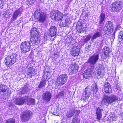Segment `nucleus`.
<instances>
[{"instance_id": "obj_1", "label": "nucleus", "mask_w": 123, "mask_h": 123, "mask_svg": "<svg viewBox=\"0 0 123 123\" xmlns=\"http://www.w3.org/2000/svg\"><path fill=\"white\" fill-rule=\"evenodd\" d=\"M50 17L52 19L55 21L61 20L60 24L62 26L65 27L70 20L69 18L67 15H63V13L58 11L55 10L51 12Z\"/></svg>"}, {"instance_id": "obj_2", "label": "nucleus", "mask_w": 123, "mask_h": 123, "mask_svg": "<svg viewBox=\"0 0 123 123\" xmlns=\"http://www.w3.org/2000/svg\"><path fill=\"white\" fill-rule=\"evenodd\" d=\"M118 99L117 96L114 94L110 96L105 95L102 98L101 103L103 105H108L109 104L117 100Z\"/></svg>"}, {"instance_id": "obj_3", "label": "nucleus", "mask_w": 123, "mask_h": 123, "mask_svg": "<svg viewBox=\"0 0 123 123\" xmlns=\"http://www.w3.org/2000/svg\"><path fill=\"white\" fill-rule=\"evenodd\" d=\"M34 16L35 19L38 20L40 23H43L45 20L47 16L45 12H41L39 9H37L34 13Z\"/></svg>"}, {"instance_id": "obj_4", "label": "nucleus", "mask_w": 123, "mask_h": 123, "mask_svg": "<svg viewBox=\"0 0 123 123\" xmlns=\"http://www.w3.org/2000/svg\"><path fill=\"white\" fill-rule=\"evenodd\" d=\"M39 35V33L37 32V28H32L31 31L30 40L33 43L37 44L39 43L40 41Z\"/></svg>"}, {"instance_id": "obj_5", "label": "nucleus", "mask_w": 123, "mask_h": 123, "mask_svg": "<svg viewBox=\"0 0 123 123\" xmlns=\"http://www.w3.org/2000/svg\"><path fill=\"white\" fill-rule=\"evenodd\" d=\"M33 115L32 112L30 111H24L21 116V121L24 122L28 121L31 118Z\"/></svg>"}, {"instance_id": "obj_6", "label": "nucleus", "mask_w": 123, "mask_h": 123, "mask_svg": "<svg viewBox=\"0 0 123 123\" xmlns=\"http://www.w3.org/2000/svg\"><path fill=\"white\" fill-rule=\"evenodd\" d=\"M123 3L121 1H116L111 4V11L113 12L119 11L122 9Z\"/></svg>"}, {"instance_id": "obj_7", "label": "nucleus", "mask_w": 123, "mask_h": 123, "mask_svg": "<svg viewBox=\"0 0 123 123\" xmlns=\"http://www.w3.org/2000/svg\"><path fill=\"white\" fill-rule=\"evenodd\" d=\"M17 57V55L14 53H13L10 56H8L5 58V64L7 67L12 64L16 62Z\"/></svg>"}, {"instance_id": "obj_8", "label": "nucleus", "mask_w": 123, "mask_h": 123, "mask_svg": "<svg viewBox=\"0 0 123 123\" xmlns=\"http://www.w3.org/2000/svg\"><path fill=\"white\" fill-rule=\"evenodd\" d=\"M113 28L112 23L110 21H108L104 27V31L105 34L108 35L112 32Z\"/></svg>"}, {"instance_id": "obj_9", "label": "nucleus", "mask_w": 123, "mask_h": 123, "mask_svg": "<svg viewBox=\"0 0 123 123\" xmlns=\"http://www.w3.org/2000/svg\"><path fill=\"white\" fill-rule=\"evenodd\" d=\"M31 46L30 43L27 41L22 42L20 45V48L22 52L25 53L29 52Z\"/></svg>"}, {"instance_id": "obj_10", "label": "nucleus", "mask_w": 123, "mask_h": 123, "mask_svg": "<svg viewBox=\"0 0 123 123\" xmlns=\"http://www.w3.org/2000/svg\"><path fill=\"white\" fill-rule=\"evenodd\" d=\"M68 76L66 74L60 75L56 81V84L58 86L63 85L67 81Z\"/></svg>"}, {"instance_id": "obj_11", "label": "nucleus", "mask_w": 123, "mask_h": 123, "mask_svg": "<svg viewBox=\"0 0 123 123\" xmlns=\"http://www.w3.org/2000/svg\"><path fill=\"white\" fill-rule=\"evenodd\" d=\"M104 69V68L103 65H99V67L96 70V76L98 78H102L104 76L105 73Z\"/></svg>"}, {"instance_id": "obj_12", "label": "nucleus", "mask_w": 123, "mask_h": 123, "mask_svg": "<svg viewBox=\"0 0 123 123\" xmlns=\"http://www.w3.org/2000/svg\"><path fill=\"white\" fill-rule=\"evenodd\" d=\"M90 91V88L86 87L81 96V99L85 101L87 100L91 94Z\"/></svg>"}, {"instance_id": "obj_13", "label": "nucleus", "mask_w": 123, "mask_h": 123, "mask_svg": "<svg viewBox=\"0 0 123 123\" xmlns=\"http://www.w3.org/2000/svg\"><path fill=\"white\" fill-rule=\"evenodd\" d=\"M78 64L76 63L72 64L68 68V71L70 74H72L78 72Z\"/></svg>"}, {"instance_id": "obj_14", "label": "nucleus", "mask_w": 123, "mask_h": 123, "mask_svg": "<svg viewBox=\"0 0 123 123\" xmlns=\"http://www.w3.org/2000/svg\"><path fill=\"white\" fill-rule=\"evenodd\" d=\"M110 50L109 47H104L102 49V51L100 53V55L102 57L105 59L108 57Z\"/></svg>"}, {"instance_id": "obj_15", "label": "nucleus", "mask_w": 123, "mask_h": 123, "mask_svg": "<svg viewBox=\"0 0 123 123\" xmlns=\"http://www.w3.org/2000/svg\"><path fill=\"white\" fill-rule=\"evenodd\" d=\"M98 54H94L90 57L88 60V62L93 65L96 64L99 58Z\"/></svg>"}, {"instance_id": "obj_16", "label": "nucleus", "mask_w": 123, "mask_h": 123, "mask_svg": "<svg viewBox=\"0 0 123 123\" xmlns=\"http://www.w3.org/2000/svg\"><path fill=\"white\" fill-rule=\"evenodd\" d=\"M80 50L78 46H73L71 49V54L73 56H76L79 55Z\"/></svg>"}, {"instance_id": "obj_17", "label": "nucleus", "mask_w": 123, "mask_h": 123, "mask_svg": "<svg viewBox=\"0 0 123 123\" xmlns=\"http://www.w3.org/2000/svg\"><path fill=\"white\" fill-rule=\"evenodd\" d=\"M28 97H25L22 98H18L15 99V102L17 105H23L25 101L28 99Z\"/></svg>"}, {"instance_id": "obj_18", "label": "nucleus", "mask_w": 123, "mask_h": 123, "mask_svg": "<svg viewBox=\"0 0 123 123\" xmlns=\"http://www.w3.org/2000/svg\"><path fill=\"white\" fill-rule=\"evenodd\" d=\"M20 10V8H19L15 11L13 13L11 19V21L12 22L15 20L17 18L18 15H21V12Z\"/></svg>"}, {"instance_id": "obj_19", "label": "nucleus", "mask_w": 123, "mask_h": 123, "mask_svg": "<svg viewBox=\"0 0 123 123\" xmlns=\"http://www.w3.org/2000/svg\"><path fill=\"white\" fill-rule=\"evenodd\" d=\"M51 93L47 91L44 93L43 96V99L47 102L50 101L51 97Z\"/></svg>"}, {"instance_id": "obj_20", "label": "nucleus", "mask_w": 123, "mask_h": 123, "mask_svg": "<svg viewBox=\"0 0 123 123\" xmlns=\"http://www.w3.org/2000/svg\"><path fill=\"white\" fill-rule=\"evenodd\" d=\"M49 32L50 35L51 37L55 36L57 31V30L56 27L54 26H53L50 27L49 29Z\"/></svg>"}, {"instance_id": "obj_21", "label": "nucleus", "mask_w": 123, "mask_h": 123, "mask_svg": "<svg viewBox=\"0 0 123 123\" xmlns=\"http://www.w3.org/2000/svg\"><path fill=\"white\" fill-rule=\"evenodd\" d=\"M104 89L106 93H110L112 92V89L110 84L108 83H106L105 85Z\"/></svg>"}, {"instance_id": "obj_22", "label": "nucleus", "mask_w": 123, "mask_h": 123, "mask_svg": "<svg viewBox=\"0 0 123 123\" xmlns=\"http://www.w3.org/2000/svg\"><path fill=\"white\" fill-rule=\"evenodd\" d=\"M103 111L102 109H100L99 108H98L96 110V114L97 119L98 120H100L102 117V111Z\"/></svg>"}, {"instance_id": "obj_23", "label": "nucleus", "mask_w": 123, "mask_h": 123, "mask_svg": "<svg viewBox=\"0 0 123 123\" xmlns=\"http://www.w3.org/2000/svg\"><path fill=\"white\" fill-rule=\"evenodd\" d=\"M92 90L93 91V94L95 98L97 99L99 98V94H96L97 91V87L95 85L92 88Z\"/></svg>"}, {"instance_id": "obj_24", "label": "nucleus", "mask_w": 123, "mask_h": 123, "mask_svg": "<svg viewBox=\"0 0 123 123\" xmlns=\"http://www.w3.org/2000/svg\"><path fill=\"white\" fill-rule=\"evenodd\" d=\"M27 72L28 75L31 78L32 75L34 74L35 73V70L33 68V67H31L28 68Z\"/></svg>"}, {"instance_id": "obj_25", "label": "nucleus", "mask_w": 123, "mask_h": 123, "mask_svg": "<svg viewBox=\"0 0 123 123\" xmlns=\"http://www.w3.org/2000/svg\"><path fill=\"white\" fill-rule=\"evenodd\" d=\"M102 33L101 31H97L94 34L92 37V39L94 40L96 39L98 37L102 36Z\"/></svg>"}, {"instance_id": "obj_26", "label": "nucleus", "mask_w": 123, "mask_h": 123, "mask_svg": "<svg viewBox=\"0 0 123 123\" xmlns=\"http://www.w3.org/2000/svg\"><path fill=\"white\" fill-rule=\"evenodd\" d=\"M91 70L90 69H87L83 74V76L84 78L86 79L89 77L91 75Z\"/></svg>"}, {"instance_id": "obj_27", "label": "nucleus", "mask_w": 123, "mask_h": 123, "mask_svg": "<svg viewBox=\"0 0 123 123\" xmlns=\"http://www.w3.org/2000/svg\"><path fill=\"white\" fill-rule=\"evenodd\" d=\"M29 85L27 84L25 85L23 87H22L20 91L21 94H24L27 92L29 91L28 88Z\"/></svg>"}, {"instance_id": "obj_28", "label": "nucleus", "mask_w": 123, "mask_h": 123, "mask_svg": "<svg viewBox=\"0 0 123 123\" xmlns=\"http://www.w3.org/2000/svg\"><path fill=\"white\" fill-rule=\"evenodd\" d=\"M8 88L6 86L1 84L0 85V92H7Z\"/></svg>"}, {"instance_id": "obj_29", "label": "nucleus", "mask_w": 123, "mask_h": 123, "mask_svg": "<svg viewBox=\"0 0 123 123\" xmlns=\"http://www.w3.org/2000/svg\"><path fill=\"white\" fill-rule=\"evenodd\" d=\"M105 14L103 13H101L99 16L100 20H99V23L101 24L105 20Z\"/></svg>"}, {"instance_id": "obj_30", "label": "nucleus", "mask_w": 123, "mask_h": 123, "mask_svg": "<svg viewBox=\"0 0 123 123\" xmlns=\"http://www.w3.org/2000/svg\"><path fill=\"white\" fill-rule=\"evenodd\" d=\"M46 80H43L40 82L38 86V87L40 88H43V87L45 86L46 85Z\"/></svg>"}, {"instance_id": "obj_31", "label": "nucleus", "mask_w": 123, "mask_h": 123, "mask_svg": "<svg viewBox=\"0 0 123 123\" xmlns=\"http://www.w3.org/2000/svg\"><path fill=\"white\" fill-rule=\"evenodd\" d=\"M118 37V41L123 43V31H120L119 32Z\"/></svg>"}, {"instance_id": "obj_32", "label": "nucleus", "mask_w": 123, "mask_h": 123, "mask_svg": "<svg viewBox=\"0 0 123 123\" xmlns=\"http://www.w3.org/2000/svg\"><path fill=\"white\" fill-rule=\"evenodd\" d=\"M67 92L66 89L63 90L59 93L57 95V97L58 98H61L64 96V94L66 93Z\"/></svg>"}, {"instance_id": "obj_33", "label": "nucleus", "mask_w": 123, "mask_h": 123, "mask_svg": "<svg viewBox=\"0 0 123 123\" xmlns=\"http://www.w3.org/2000/svg\"><path fill=\"white\" fill-rule=\"evenodd\" d=\"M73 111L74 114L73 115L75 117H78L80 112V111L79 110H73Z\"/></svg>"}, {"instance_id": "obj_34", "label": "nucleus", "mask_w": 123, "mask_h": 123, "mask_svg": "<svg viewBox=\"0 0 123 123\" xmlns=\"http://www.w3.org/2000/svg\"><path fill=\"white\" fill-rule=\"evenodd\" d=\"M15 120L13 118H10L6 120L5 123H15Z\"/></svg>"}, {"instance_id": "obj_35", "label": "nucleus", "mask_w": 123, "mask_h": 123, "mask_svg": "<svg viewBox=\"0 0 123 123\" xmlns=\"http://www.w3.org/2000/svg\"><path fill=\"white\" fill-rule=\"evenodd\" d=\"M91 38V36L89 35H88L86 38H85L83 40V42L85 43L90 40Z\"/></svg>"}, {"instance_id": "obj_36", "label": "nucleus", "mask_w": 123, "mask_h": 123, "mask_svg": "<svg viewBox=\"0 0 123 123\" xmlns=\"http://www.w3.org/2000/svg\"><path fill=\"white\" fill-rule=\"evenodd\" d=\"M80 119L79 118L74 117L73 118L72 123H79Z\"/></svg>"}, {"instance_id": "obj_37", "label": "nucleus", "mask_w": 123, "mask_h": 123, "mask_svg": "<svg viewBox=\"0 0 123 123\" xmlns=\"http://www.w3.org/2000/svg\"><path fill=\"white\" fill-rule=\"evenodd\" d=\"M110 116L111 118V119L113 121H115L117 119V117L113 113L110 114Z\"/></svg>"}, {"instance_id": "obj_38", "label": "nucleus", "mask_w": 123, "mask_h": 123, "mask_svg": "<svg viewBox=\"0 0 123 123\" xmlns=\"http://www.w3.org/2000/svg\"><path fill=\"white\" fill-rule=\"evenodd\" d=\"M35 103V100L34 99L32 98L30 99L29 102L28 103V104L29 105H33Z\"/></svg>"}, {"instance_id": "obj_39", "label": "nucleus", "mask_w": 123, "mask_h": 123, "mask_svg": "<svg viewBox=\"0 0 123 123\" xmlns=\"http://www.w3.org/2000/svg\"><path fill=\"white\" fill-rule=\"evenodd\" d=\"M74 114L73 111V110H70L69 112L67 114V116L69 118H70Z\"/></svg>"}, {"instance_id": "obj_40", "label": "nucleus", "mask_w": 123, "mask_h": 123, "mask_svg": "<svg viewBox=\"0 0 123 123\" xmlns=\"http://www.w3.org/2000/svg\"><path fill=\"white\" fill-rule=\"evenodd\" d=\"M77 30V31L80 33H83V31L82 30V27L81 28H79L78 26L76 27Z\"/></svg>"}, {"instance_id": "obj_41", "label": "nucleus", "mask_w": 123, "mask_h": 123, "mask_svg": "<svg viewBox=\"0 0 123 123\" xmlns=\"http://www.w3.org/2000/svg\"><path fill=\"white\" fill-rule=\"evenodd\" d=\"M77 24L78 25H77L76 27L78 26L79 28H81L82 27V24L81 22H78Z\"/></svg>"}, {"instance_id": "obj_42", "label": "nucleus", "mask_w": 123, "mask_h": 123, "mask_svg": "<svg viewBox=\"0 0 123 123\" xmlns=\"http://www.w3.org/2000/svg\"><path fill=\"white\" fill-rule=\"evenodd\" d=\"M89 47L88 46L86 47H85L86 50V51L87 52L89 51Z\"/></svg>"}, {"instance_id": "obj_43", "label": "nucleus", "mask_w": 123, "mask_h": 123, "mask_svg": "<svg viewBox=\"0 0 123 123\" xmlns=\"http://www.w3.org/2000/svg\"><path fill=\"white\" fill-rule=\"evenodd\" d=\"M2 5V0H0V7L1 8V6Z\"/></svg>"}, {"instance_id": "obj_44", "label": "nucleus", "mask_w": 123, "mask_h": 123, "mask_svg": "<svg viewBox=\"0 0 123 123\" xmlns=\"http://www.w3.org/2000/svg\"><path fill=\"white\" fill-rule=\"evenodd\" d=\"M82 30H83V32L84 31H86V28H84V27L82 28Z\"/></svg>"}, {"instance_id": "obj_45", "label": "nucleus", "mask_w": 123, "mask_h": 123, "mask_svg": "<svg viewBox=\"0 0 123 123\" xmlns=\"http://www.w3.org/2000/svg\"><path fill=\"white\" fill-rule=\"evenodd\" d=\"M120 25H117V27H116V28L118 30V29H119V28H120Z\"/></svg>"}, {"instance_id": "obj_46", "label": "nucleus", "mask_w": 123, "mask_h": 123, "mask_svg": "<svg viewBox=\"0 0 123 123\" xmlns=\"http://www.w3.org/2000/svg\"><path fill=\"white\" fill-rule=\"evenodd\" d=\"M32 4H33L35 2L36 0H31Z\"/></svg>"}, {"instance_id": "obj_47", "label": "nucleus", "mask_w": 123, "mask_h": 123, "mask_svg": "<svg viewBox=\"0 0 123 123\" xmlns=\"http://www.w3.org/2000/svg\"><path fill=\"white\" fill-rule=\"evenodd\" d=\"M42 3H43L44 2V0H39Z\"/></svg>"}, {"instance_id": "obj_48", "label": "nucleus", "mask_w": 123, "mask_h": 123, "mask_svg": "<svg viewBox=\"0 0 123 123\" xmlns=\"http://www.w3.org/2000/svg\"><path fill=\"white\" fill-rule=\"evenodd\" d=\"M54 123H58L56 121H55Z\"/></svg>"}, {"instance_id": "obj_49", "label": "nucleus", "mask_w": 123, "mask_h": 123, "mask_svg": "<svg viewBox=\"0 0 123 123\" xmlns=\"http://www.w3.org/2000/svg\"><path fill=\"white\" fill-rule=\"evenodd\" d=\"M122 117L123 119V114H122Z\"/></svg>"}, {"instance_id": "obj_50", "label": "nucleus", "mask_w": 123, "mask_h": 123, "mask_svg": "<svg viewBox=\"0 0 123 123\" xmlns=\"http://www.w3.org/2000/svg\"><path fill=\"white\" fill-rule=\"evenodd\" d=\"M9 105V106H11L12 105Z\"/></svg>"}, {"instance_id": "obj_51", "label": "nucleus", "mask_w": 123, "mask_h": 123, "mask_svg": "<svg viewBox=\"0 0 123 123\" xmlns=\"http://www.w3.org/2000/svg\"><path fill=\"white\" fill-rule=\"evenodd\" d=\"M101 43H103V40H102V41H101Z\"/></svg>"}]
</instances>
